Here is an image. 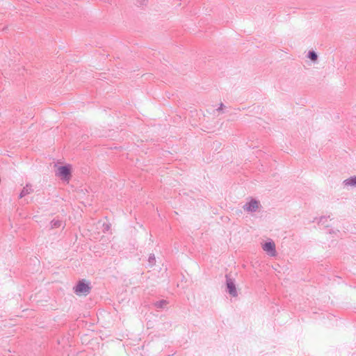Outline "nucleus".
<instances>
[{
	"instance_id": "1",
	"label": "nucleus",
	"mask_w": 356,
	"mask_h": 356,
	"mask_svg": "<svg viewBox=\"0 0 356 356\" xmlns=\"http://www.w3.org/2000/svg\"><path fill=\"white\" fill-rule=\"evenodd\" d=\"M90 284L86 282L84 280L79 281L77 284L74 287V293L76 295H88L90 292Z\"/></svg>"
},
{
	"instance_id": "2",
	"label": "nucleus",
	"mask_w": 356,
	"mask_h": 356,
	"mask_svg": "<svg viewBox=\"0 0 356 356\" xmlns=\"http://www.w3.org/2000/svg\"><path fill=\"white\" fill-rule=\"evenodd\" d=\"M57 177H60L62 180L69 181L71 177V168L69 165L60 166L58 172H56Z\"/></svg>"
},
{
	"instance_id": "3",
	"label": "nucleus",
	"mask_w": 356,
	"mask_h": 356,
	"mask_svg": "<svg viewBox=\"0 0 356 356\" xmlns=\"http://www.w3.org/2000/svg\"><path fill=\"white\" fill-rule=\"evenodd\" d=\"M226 278V286H227V292L232 297H236L238 296V292L236 288V284L234 282V280L231 278L230 275L228 274L225 275Z\"/></svg>"
},
{
	"instance_id": "4",
	"label": "nucleus",
	"mask_w": 356,
	"mask_h": 356,
	"mask_svg": "<svg viewBox=\"0 0 356 356\" xmlns=\"http://www.w3.org/2000/svg\"><path fill=\"white\" fill-rule=\"evenodd\" d=\"M259 206V202L255 199H251L250 201L245 203L243 207V209L248 212H255Z\"/></svg>"
},
{
	"instance_id": "5",
	"label": "nucleus",
	"mask_w": 356,
	"mask_h": 356,
	"mask_svg": "<svg viewBox=\"0 0 356 356\" xmlns=\"http://www.w3.org/2000/svg\"><path fill=\"white\" fill-rule=\"evenodd\" d=\"M263 249L267 252L270 256H275L276 254L275 245L272 240L266 242L263 245Z\"/></svg>"
},
{
	"instance_id": "6",
	"label": "nucleus",
	"mask_w": 356,
	"mask_h": 356,
	"mask_svg": "<svg viewBox=\"0 0 356 356\" xmlns=\"http://www.w3.org/2000/svg\"><path fill=\"white\" fill-rule=\"evenodd\" d=\"M33 192L32 186L31 184H27L26 186L22 188V191L19 193V197L22 198L24 196L30 194Z\"/></svg>"
},
{
	"instance_id": "7",
	"label": "nucleus",
	"mask_w": 356,
	"mask_h": 356,
	"mask_svg": "<svg viewBox=\"0 0 356 356\" xmlns=\"http://www.w3.org/2000/svg\"><path fill=\"white\" fill-rule=\"evenodd\" d=\"M346 186L356 187V176H352L343 181Z\"/></svg>"
},
{
	"instance_id": "8",
	"label": "nucleus",
	"mask_w": 356,
	"mask_h": 356,
	"mask_svg": "<svg viewBox=\"0 0 356 356\" xmlns=\"http://www.w3.org/2000/svg\"><path fill=\"white\" fill-rule=\"evenodd\" d=\"M168 304V301L165 300H159V301H156V302H154V306L155 307L158 308V309H162V308H164Z\"/></svg>"
},
{
	"instance_id": "9",
	"label": "nucleus",
	"mask_w": 356,
	"mask_h": 356,
	"mask_svg": "<svg viewBox=\"0 0 356 356\" xmlns=\"http://www.w3.org/2000/svg\"><path fill=\"white\" fill-rule=\"evenodd\" d=\"M50 225L52 229L58 228L62 225V221L58 219H53L51 221Z\"/></svg>"
},
{
	"instance_id": "10",
	"label": "nucleus",
	"mask_w": 356,
	"mask_h": 356,
	"mask_svg": "<svg viewBox=\"0 0 356 356\" xmlns=\"http://www.w3.org/2000/svg\"><path fill=\"white\" fill-rule=\"evenodd\" d=\"M307 57L312 61H316L318 59V55L314 51H309Z\"/></svg>"
},
{
	"instance_id": "11",
	"label": "nucleus",
	"mask_w": 356,
	"mask_h": 356,
	"mask_svg": "<svg viewBox=\"0 0 356 356\" xmlns=\"http://www.w3.org/2000/svg\"><path fill=\"white\" fill-rule=\"evenodd\" d=\"M148 261L150 264L153 265L156 262L155 256L154 254H150L149 255Z\"/></svg>"
},
{
	"instance_id": "12",
	"label": "nucleus",
	"mask_w": 356,
	"mask_h": 356,
	"mask_svg": "<svg viewBox=\"0 0 356 356\" xmlns=\"http://www.w3.org/2000/svg\"><path fill=\"white\" fill-rule=\"evenodd\" d=\"M111 228V225L108 223H104L103 224V232H108Z\"/></svg>"
},
{
	"instance_id": "13",
	"label": "nucleus",
	"mask_w": 356,
	"mask_h": 356,
	"mask_svg": "<svg viewBox=\"0 0 356 356\" xmlns=\"http://www.w3.org/2000/svg\"><path fill=\"white\" fill-rule=\"evenodd\" d=\"M327 220V217L321 216L319 219L318 223L324 224Z\"/></svg>"
},
{
	"instance_id": "14",
	"label": "nucleus",
	"mask_w": 356,
	"mask_h": 356,
	"mask_svg": "<svg viewBox=\"0 0 356 356\" xmlns=\"http://www.w3.org/2000/svg\"><path fill=\"white\" fill-rule=\"evenodd\" d=\"M223 107H224V104L222 103H220L219 107L216 110L218 111H220L222 110Z\"/></svg>"
},
{
	"instance_id": "15",
	"label": "nucleus",
	"mask_w": 356,
	"mask_h": 356,
	"mask_svg": "<svg viewBox=\"0 0 356 356\" xmlns=\"http://www.w3.org/2000/svg\"><path fill=\"white\" fill-rule=\"evenodd\" d=\"M147 0H138L140 5H145Z\"/></svg>"
}]
</instances>
